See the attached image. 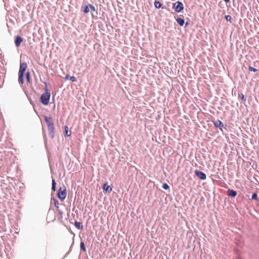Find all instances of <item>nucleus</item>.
Here are the masks:
<instances>
[{
    "mask_svg": "<svg viewBox=\"0 0 259 259\" xmlns=\"http://www.w3.org/2000/svg\"><path fill=\"white\" fill-rule=\"evenodd\" d=\"M45 120L47 124L49 135L51 139L54 137V124L51 117L44 116Z\"/></svg>",
    "mask_w": 259,
    "mask_h": 259,
    "instance_id": "f257e3e1",
    "label": "nucleus"
},
{
    "mask_svg": "<svg viewBox=\"0 0 259 259\" xmlns=\"http://www.w3.org/2000/svg\"><path fill=\"white\" fill-rule=\"evenodd\" d=\"M44 84L46 85L45 93L41 95L40 100L44 105H47L50 101L51 94L49 92L47 82H44Z\"/></svg>",
    "mask_w": 259,
    "mask_h": 259,
    "instance_id": "f03ea898",
    "label": "nucleus"
},
{
    "mask_svg": "<svg viewBox=\"0 0 259 259\" xmlns=\"http://www.w3.org/2000/svg\"><path fill=\"white\" fill-rule=\"evenodd\" d=\"M172 8L177 13L181 12L184 9V5L181 2L177 1L172 4Z\"/></svg>",
    "mask_w": 259,
    "mask_h": 259,
    "instance_id": "7ed1b4c3",
    "label": "nucleus"
},
{
    "mask_svg": "<svg viewBox=\"0 0 259 259\" xmlns=\"http://www.w3.org/2000/svg\"><path fill=\"white\" fill-rule=\"evenodd\" d=\"M57 196L61 201H63L66 197V189H64L62 191V188L60 187L58 192Z\"/></svg>",
    "mask_w": 259,
    "mask_h": 259,
    "instance_id": "20e7f679",
    "label": "nucleus"
},
{
    "mask_svg": "<svg viewBox=\"0 0 259 259\" xmlns=\"http://www.w3.org/2000/svg\"><path fill=\"white\" fill-rule=\"evenodd\" d=\"M213 125L215 127L219 128V129L222 132H223V128L226 130V127L224 126L223 123L220 120H218L214 122Z\"/></svg>",
    "mask_w": 259,
    "mask_h": 259,
    "instance_id": "39448f33",
    "label": "nucleus"
},
{
    "mask_svg": "<svg viewBox=\"0 0 259 259\" xmlns=\"http://www.w3.org/2000/svg\"><path fill=\"white\" fill-rule=\"evenodd\" d=\"M195 175L199 178L200 179L202 180H205L206 179V176L204 172L198 170L196 169L195 170Z\"/></svg>",
    "mask_w": 259,
    "mask_h": 259,
    "instance_id": "423d86ee",
    "label": "nucleus"
},
{
    "mask_svg": "<svg viewBox=\"0 0 259 259\" xmlns=\"http://www.w3.org/2000/svg\"><path fill=\"white\" fill-rule=\"evenodd\" d=\"M27 67V65L26 63H20L19 73H24Z\"/></svg>",
    "mask_w": 259,
    "mask_h": 259,
    "instance_id": "0eeeda50",
    "label": "nucleus"
},
{
    "mask_svg": "<svg viewBox=\"0 0 259 259\" xmlns=\"http://www.w3.org/2000/svg\"><path fill=\"white\" fill-rule=\"evenodd\" d=\"M23 39L20 36H16L15 39V45L16 47H18L20 44L22 42Z\"/></svg>",
    "mask_w": 259,
    "mask_h": 259,
    "instance_id": "6e6552de",
    "label": "nucleus"
},
{
    "mask_svg": "<svg viewBox=\"0 0 259 259\" xmlns=\"http://www.w3.org/2000/svg\"><path fill=\"white\" fill-rule=\"evenodd\" d=\"M103 189L104 191H105L106 192H110L112 191V188L108 185L107 183L104 184L103 186Z\"/></svg>",
    "mask_w": 259,
    "mask_h": 259,
    "instance_id": "1a4fd4ad",
    "label": "nucleus"
},
{
    "mask_svg": "<svg viewBox=\"0 0 259 259\" xmlns=\"http://www.w3.org/2000/svg\"><path fill=\"white\" fill-rule=\"evenodd\" d=\"M24 73L18 72V81L21 84L24 83Z\"/></svg>",
    "mask_w": 259,
    "mask_h": 259,
    "instance_id": "9d476101",
    "label": "nucleus"
},
{
    "mask_svg": "<svg viewBox=\"0 0 259 259\" xmlns=\"http://www.w3.org/2000/svg\"><path fill=\"white\" fill-rule=\"evenodd\" d=\"M228 196L231 197H235L237 195V192L236 191L232 190V189H229L228 191Z\"/></svg>",
    "mask_w": 259,
    "mask_h": 259,
    "instance_id": "9b49d317",
    "label": "nucleus"
},
{
    "mask_svg": "<svg viewBox=\"0 0 259 259\" xmlns=\"http://www.w3.org/2000/svg\"><path fill=\"white\" fill-rule=\"evenodd\" d=\"M176 21L181 26H183L185 24V20L182 18H178L176 19Z\"/></svg>",
    "mask_w": 259,
    "mask_h": 259,
    "instance_id": "f8f14e48",
    "label": "nucleus"
},
{
    "mask_svg": "<svg viewBox=\"0 0 259 259\" xmlns=\"http://www.w3.org/2000/svg\"><path fill=\"white\" fill-rule=\"evenodd\" d=\"M65 78L66 79H69L70 80H71L72 82H75L77 80L76 78L75 77L70 76V75H69L68 74L65 76Z\"/></svg>",
    "mask_w": 259,
    "mask_h": 259,
    "instance_id": "ddd939ff",
    "label": "nucleus"
},
{
    "mask_svg": "<svg viewBox=\"0 0 259 259\" xmlns=\"http://www.w3.org/2000/svg\"><path fill=\"white\" fill-rule=\"evenodd\" d=\"M74 226L77 229L79 230L82 229L83 227L81 223L77 221L75 222Z\"/></svg>",
    "mask_w": 259,
    "mask_h": 259,
    "instance_id": "4468645a",
    "label": "nucleus"
},
{
    "mask_svg": "<svg viewBox=\"0 0 259 259\" xmlns=\"http://www.w3.org/2000/svg\"><path fill=\"white\" fill-rule=\"evenodd\" d=\"M154 6L156 8H160L162 7V4L158 1H155L154 3Z\"/></svg>",
    "mask_w": 259,
    "mask_h": 259,
    "instance_id": "2eb2a0df",
    "label": "nucleus"
},
{
    "mask_svg": "<svg viewBox=\"0 0 259 259\" xmlns=\"http://www.w3.org/2000/svg\"><path fill=\"white\" fill-rule=\"evenodd\" d=\"M65 136L69 137L71 135V132L69 131L68 127L67 126H65Z\"/></svg>",
    "mask_w": 259,
    "mask_h": 259,
    "instance_id": "dca6fc26",
    "label": "nucleus"
},
{
    "mask_svg": "<svg viewBox=\"0 0 259 259\" xmlns=\"http://www.w3.org/2000/svg\"><path fill=\"white\" fill-rule=\"evenodd\" d=\"M56 182L54 179H52V190L54 191L56 190Z\"/></svg>",
    "mask_w": 259,
    "mask_h": 259,
    "instance_id": "f3484780",
    "label": "nucleus"
},
{
    "mask_svg": "<svg viewBox=\"0 0 259 259\" xmlns=\"http://www.w3.org/2000/svg\"><path fill=\"white\" fill-rule=\"evenodd\" d=\"M83 11L85 14L88 13L89 12V11H90V7H89V6H88L87 5H85L84 7V9L83 10Z\"/></svg>",
    "mask_w": 259,
    "mask_h": 259,
    "instance_id": "a211bd4d",
    "label": "nucleus"
},
{
    "mask_svg": "<svg viewBox=\"0 0 259 259\" xmlns=\"http://www.w3.org/2000/svg\"><path fill=\"white\" fill-rule=\"evenodd\" d=\"M53 201L54 202V205H55V207L57 209L59 208V203L58 202V200L54 198H53Z\"/></svg>",
    "mask_w": 259,
    "mask_h": 259,
    "instance_id": "6ab92c4d",
    "label": "nucleus"
},
{
    "mask_svg": "<svg viewBox=\"0 0 259 259\" xmlns=\"http://www.w3.org/2000/svg\"><path fill=\"white\" fill-rule=\"evenodd\" d=\"M80 248L81 250H82L83 251H86V248L85 247V245L83 242L81 241L80 242Z\"/></svg>",
    "mask_w": 259,
    "mask_h": 259,
    "instance_id": "aec40b11",
    "label": "nucleus"
},
{
    "mask_svg": "<svg viewBox=\"0 0 259 259\" xmlns=\"http://www.w3.org/2000/svg\"><path fill=\"white\" fill-rule=\"evenodd\" d=\"M257 195L256 193H253L252 195L251 199L253 200H258Z\"/></svg>",
    "mask_w": 259,
    "mask_h": 259,
    "instance_id": "412c9836",
    "label": "nucleus"
},
{
    "mask_svg": "<svg viewBox=\"0 0 259 259\" xmlns=\"http://www.w3.org/2000/svg\"><path fill=\"white\" fill-rule=\"evenodd\" d=\"M225 19L227 21L230 22V23L232 22V17L230 15H226L225 16Z\"/></svg>",
    "mask_w": 259,
    "mask_h": 259,
    "instance_id": "4be33fe9",
    "label": "nucleus"
},
{
    "mask_svg": "<svg viewBox=\"0 0 259 259\" xmlns=\"http://www.w3.org/2000/svg\"><path fill=\"white\" fill-rule=\"evenodd\" d=\"M238 96L239 97L241 98V99L243 100V101H245L246 100V97L244 96V94H243L242 93H240V94H238Z\"/></svg>",
    "mask_w": 259,
    "mask_h": 259,
    "instance_id": "5701e85b",
    "label": "nucleus"
},
{
    "mask_svg": "<svg viewBox=\"0 0 259 259\" xmlns=\"http://www.w3.org/2000/svg\"><path fill=\"white\" fill-rule=\"evenodd\" d=\"M26 80L27 82H30V72H27L26 73Z\"/></svg>",
    "mask_w": 259,
    "mask_h": 259,
    "instance_id": "b1692460",
    "label": "nucleus"
},
{
    "mask_svg": "<svg viewBox=\"0 0 259 259\" xmlns=\"http://www.w3.org/2000/svg\"><path fill=\"white\" fill-rule=\"evenodd\" d=\"M248 69H249V70L250 71H252V72H256L257 71V70L256 69L253 68L252 66H249Z\"/></svg>",
    "mask_w": 259,
    "mask_h": 259,
    "instance_id": "393cba45",
    "label": "nucleus"
},
{
    "mask_svg": "<svg viewBox=\"0 0 259 259\" xmlns=\"http://www.w3.org/2000/svg\"><path fill=\"white\" fill-rule=\"evenodd\" d=\"M162 187L163 189H164L165 190L168 189L169 188V186L166 183H163L162 184Z\"/></svg>",
    "mask_w": 259,
    "mask_h": 259,
    "instance_id": "a878e982",
    "label": "nucleus"
},
{
    "mask_svg": "<svg viewBox=\"0 0 259 259\" xmlns=\"http://www.w3.org/2000/svg\"><path fill=\"white\" fill-rule=\"evenodd\" d=\"M89 7L91 9V10L93 11H96V9H95V7L92 5H89Z\"/></svg>",
    "mask_w": 259,
    "mask_h": 259,
    "instance_id": "bb28decb",
    "label": "nucleus"
},
{
    "mask_svg": "<svg viewBox=\"0 0 259 259\" xmlns=\"http://www.w3.org/2000/svg\"><path fill=\"white\" fill-rule=\"evenodd\" d=\"M226 3H228L230 2V0H224Z\"/></svg>",
    "mask_w": 259,
    "mask_h": 259,
    "instance_id": "cd10ccee",
    "label": "nucleus"
},
{
    "mask_svg": "<svg viewBox=\"0 0 259 259\" xmlns=\"http://www.w3.org/2000/svg\"><path fill=\"white\" fill-rule=\"evenodd\" d=\"M188 25V22H186V24H185V26H187Z\"/></svg>",
    "mask_w": 259,
    "mask_h": 259,
    "instance_id": "c85d7f7f",
    "label": "nucleus"
}]
</instances>
